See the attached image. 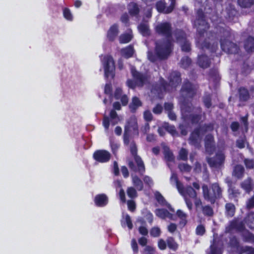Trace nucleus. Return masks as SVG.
<instances>
[{"mask_svg": "<svg viewBox=\"0 0 254 254\" xmlns=\"http://www.w3.org/2000/svg\"><path fill=\"white\" fill-rule=\"evenodd\" d=\"M161 234V230L158 227H154L152 228L150 231V234L152 236L157 237L160 236Z\"/></svg>", "mask_w": 254, "mask_h": 254, "instance_id": "nucleus-47", "label": "nucleus"}, {"mask_svg": "<svg viewBox=\"0 0 254 254\" xmlns=\"http://www.w3.org/2000/svg\"><path fill=\"white\" fill-rule=\"evenodd\" d=\"M130 150L131 153L134 156L135 161L137 165V169L134 167L132 162H129L128 165L131 169L134 171H138L141 174H142L145 171V167L143 162L141 159L138 156L136 155V147L135 143L133 142H131L130 145Z\"/></svg>", "mask_w": 254, "mask_h": 254, "instance_id": "nucleus-8", "label": "nucleus"}, {"mask_svg": "<svg viewBox=\"0 0 254 254\" xmlns=\"http://www.w3.org/2000/svg\"><path fill=\"white\" fill-rule=\"evenodd\" d=\"M205 232L204 227L202 225H199L196 229V233L197 235H202Z\"/></svg>", "mask_w": 254, "mask_h": 254, "instance_id": "nucleus-55", "label": "nucleus"}, {"mask_svg": "<svg viewBox=\"0 0 254 254\" xmlns=\"http://www.w3.org/2000/svg\"><path fill=\"white\" fill-rule=\"evenodd\" d=\"M119 33V30L118 26L114 25L111 27L109 30L107 34L108 38L110 40H114Z\"/></svg>", "mask_w": 254, "mask_h": 254, "instance_id": "nucleus-26", "label": "nucleus"}, {"mask_svg": "<svg viewBox=\"0 0 254 254\" xmlns=\"http://www.w3.org/2000/svg\"><path fill=\"white\" fill-rule=\"evenodd\" d=\"M245 163L247 168L250 169L254 168V161L253 160L246 159L245 161Z\"/></svg>", "mask_w": 254, "mask_h": 254, "instance_id": "nucleus-54", "label": "nucleus"}, {"mask_svg": "<svg viewBox=\"0 0 254 254\" xmlns=\"http://www.w3.org/2000/svg\"><path fill=\"white\" fill-rule=\"evenodd\" d=\"M123 220H124L126 223V224L129 229H132V224L131 223V219L128 214L124 215Z\"/></svg>", "mask_w": 254, "mask_h": 254, "instance_id": "nucleus-51", "label": "nucleus"}, {"mask_svg": "<svg viewBox=\"0 0 254 254\" xmlns=\"http://www.w3.org/2000/svg\"><path fill=\"white\" fill-rule=\"evenodd\" d=\"M228 192L230 197H236L240 194V191L232 186L229 187Z\"/></svg>", "mask_w": 254, "mask_h": 254, "instance_id": "nucleus-43", "label": "nucleus"}, {"mask_svg": "<svg viewBox=\"0 0 254 254\" xmlns=\"http://www.w3.org/2000/svg\"><path fill=\"white\" fill-rule=\"evenodd\" d=\"M132 183L136 190L140 191L143 189V185L141 180L136 176L131 175Z\"/></svg>", "mask_w": 254, "mask_h": 254, "instance_id": "nucleus-24", "label": "nucleus"}, {"mask_svg": "<svg viewBox=\"0 0 254 254\" xmlns=\"http://www.w3.org/2000/svg\"><path fill=\"white\" fill-rule=\"evenodd\" d=\"M215 243L211 245L210 248L207 250L206 254H222V251L220 249L217 248Z\"/></svg>", "mask_w": 254, "mask_h": 254, "instance_id": "nucleus-33", "label": "nucleus"}, {"mask_svg": "<svg viewBox=\"0 0 254 254\" xmlns=\"http://www.w3.org/2000/svg\"><path fill=\"white\" fill-rule=\"evenodd\" d=\"M203 214L208 216H211L213 214L212 208L209 206H205L202 208Z\"/></svg>", "mask_w": 254, "mask_h": 254, "instance_id": "nucleus-52", "label": "nucleus"}, {"mask_svg": "<svg viewBox=\"0 0 254 254\" xmlns=\"http://www.w3.org/2000/svg\"><path fill=\"white\" fill-rule=\"evenodd\" d=\"M247 142L245 136L239 138L237 141V146L240 148H244Z\"/></svg>", "mask_w": 254, "mask_h": 254, "instance_id": "nucleus-48", "label": "nucleus"}, {"mask_svg": "<svg viewBox=\"0 0 254 254\" xmlns=\"http://www.w3.org/2000/svg\"><path fill=\"white\" fill-rule=\"evenodd\" d=\"M213 129L211 125L203 126L199 129H195L191 133L190 138V143L194 145H197L201 139V135L205 131L211 130Z\"/></svg>", "mask_w": 254, "mask_h": 254, "instance_id": "nucleus-11", "label": "nucleus"}, {"mask_svg": "<svg viewBox=\"0 0 254 254\" xmlns=\"http://www.w3.org/2000/svg\"><path fill=\"white\" fill-rule=\"evenodd\" d=\"M127 204L128 209L131 211H134L135 208V204L134 202L132 200H128L127 202Z\"/></svg>", "mask_w": 254, "mask_h": 254, "instance_id": "nucleus-56", "label": "nucleus"}, {"mask_svg": "<svg viewBox=\"0 0 254 254\" xmlns=\"http://www.w3.org/2000/svg\"><path fill=\"white\" fill-rule=\"evenodd\" d=\"M174 7V0H171V3L170 5L166 7L165 5V3L163 1H159L156 3V8L158 11L163 12L166 13H168L171 12Z\"/></svg>", "mask_w": 254, "mask_h": 254, "instance_id": "nucleus-16", "label": "nucleus"}, {"mask_svg": "<svg viewBox=\"0 0 254 254\" xmlns=\"http://www.w3.org/2000/svg\"><path fill=\"white\" fill-rule=\"evenodd\" d=\"M132 31L129 29L127 33L122 34L119 37V41L121 43L126 44L128 43L132 38Z\"/></svg>", "mask_w": 254, "mask_h": 254, "instance_id": "nucleus-22", "label": "nucleus"}, {"mask_svg": "<svg viewBox=\"0 0 254 254\" xmlns=\"http://www.w3.org/2000/svg\"><path fill=\"white\" fill-rule=\"evenodd\" d=\"M141 105V102L136 97L132 98V102L129 105V108L132 111H135L138 107Z\"/></svg>", "mask_w": 254, "mask_h": 254, "instance_id": "nucleus-32", "label": "nucleus"}, {"mask_svg": "<svg viewBox=\"0 0 254 254\" xmlns=\"http://www.w3.org/2000/svg\"><path fill=\"white\" fill-rule=\"evenodd\" d=\"M138 29L139 32L143 36H147L150 33L148 26L147 24L145 23H141L138 26Z\"/></svg>", "mask_w": 254, "mask_h": 254, "instance_id": "nucleus-31", "label": "nucleus"}, {"mask_svg": "<svg viewBox=\"0 0 254 254\" xmlns=\"http://www.w3.org/2000/svg\"><path fill=\"white\" fill-rule=\"evenodd\" d=\"M133 49L131 46H129L121 50L122 56L126 58H129L131 57L133 55Z\"/></svg>", "mask_w": 254, "mask_h": 254, "instance_id": "nucleus-27", "label": "nucleus"}, {"mask_svg": "<svg viewBox=\"0 0 254 254\" xmlns=\"http://www.w3.org/2000/svg\"><path fill=\"white\" fill-rule=\"evenodd\" d=\"M179 158L183 160H187L188 158V152L187 150L182 148L179 152Z\"/></svg>", "mask_w": 254, "mask_h": 254, "instance_id": "nucleus-50", "label": "nucleus"}, {"mask_svg": "<svg viewBox=\"0 0 254 254\" xmlns=\"http://www.w3.org/2000/svg\"><path fill=\"white\" fill-rule=\"evenodd\" d=\"M225 208L227 215L229 217L233 216L235 212V205L232 203H227Z\"/></svg>", "mask_w": 254, "mask_h": 254, "instance_id": "nucleus-35", "label": "nucleus"}, {"mask_svg": "<svg viewBox=\"0 0 254 254\" xmlns=\"http://www.w3.org/2000/svg\"><path fill=\"white\" fill-rule=\"evenodd\" d=\"M225 156L222 152H218L215 159L207 158V162L211 167H218L224 161Z\"/></svg>", "mask_w": 254, "mask_h": 254, "instance_id": "nucleus-15", "label": "nucleus"}, {"mask_svg": "<svg viewBox=\"0 0 254 254\" xmlns=\"http://www.w3.org/2000/svg\"><path fill=\"white\" fill-rule=\"evenodd\" d=\"M130 134H138L137 121L135 117H130L125 126L124 140L125 144L127 145L129 143Z\"/></svg>", "mask_w": 254, "mask_h": 254, "instance_id": "nucleus-7", "label": "nucleus"}, {"mask_svg": "<svg viewBox=\"0 0 254 254\" xmlns=\"http://www.w3.org/2000/svg\"><path fill=\"white\" fill-rule=\"evenodd\" d=\"M221 47L223 51L230 54H235L238 51V46L228 40L221 39Z\"/></svg>", "mask_w": 254, "mask_h": 254, "instance_id": "nucleus-13", "label": "nucleus"}, {"mask_svg": "<svg viewBox=\"0 0 254 254\" xmlns=\"http://www.w3.org/2000/svg\"><path fill=\"white\" fill-rule=\"evenodd\" d=\"M100 59L102 66L104 69L105 76L106 78H113L115 65L113 57L109 55H105L101 56Z\"/></svg>", "mask_w": 254, "mask_h": 254, "instance_id": "nucleus-5", "label": "nucleus"}, {"mask_svg": "<svg viewBox=\"0 0 254 254\" xmlns=\"http://www.w3.org/2000/svg\"><path fill=\"white\" fill-rule=\"evenodd\" d=\"M239 4L243 7H249L254 3V0H238Z\"/></svg>", "mask_w": 254, "mask_h": 254, "instance_id": "nucleus-38", "label": "nucleus"}, {"mask_svg": "<svg viewBox=\"0 0 254 254\" xmlns=\"http://www.w3.org/2000/svg\"><path fill=\"white\" fill-rule=\"evenodd\" d=\"M206 151L211 154L214 150L213 137L211 135L206 136L205 140Z\"/></svg>", "mask_w": 254, "mask_h": 254, "instance_id": "nucleus-20", "label": "nucleus"}, {"mask_svg": "<svg viewBox=\"0 0 254 254\" xmlns=\"http://www.w3.org/2000/svg\"><path fill=\"white\" fill-rule=\"evenodd\" d=\"M240 98L241 100L246 101L249 98V93L247 90L244 88L239 89Z\"/></svg>", "mask_w": 254, "mask_h": 254, "instance_id": "nucleus-40", "label": "nucleus"}, {"mask_svg": "<svg viewBox=\"0 0 254 254\" xmlns=\"http://www.w3.org/2000/svg\"><path fill=\"white\" fill-rule=\"evenodd\" d=\"M167 243L169 248L175 251L177 249L178 244L175 242L173 238H169L167 240Z\"/></svg>", "mask_w": 254, "mask_h": 254, "instance_id": "nucleus-41", "label": "nucleus"}, {"mask_svg": "<svg viewBox=\"0 0 254 254\" xmlns=\"http://www.w3.org/2000/svg\"><path fill=\"white\" fill-rule=\"evenodd\" d=\"M110 153L105 150H97L93 154L94 159L101 163L108 162L110 160Z\"/></svg>", "mask_w": 254, "mask_h": 254, "instance_id": "nucleus-14", "label": "nucleus"}, {"mask_svg": "<svg viewBox=\"0 0 254 254\" xmlns=\"http://www.w3.org/2000/svg\"><path fill=\"white\" fill-rule=\"evenodd\" d=\"M191 63L190 60L187 57L183 58L181 62V66L186 68L189 66Z\"/></svg>", "mask_w": 254, "mask_h": 254, "instance_id": "nucleus-46", "label": "nucleus"}, {"mask_svg": "<svg viewBox=\"0 0 254 254\" xmlns=\"http://www.w3.org/2000/svg\"><path fill=\"white\" fill-rule=\"evenodd\" d=\"M111 146L112 149V151L114 154H115L116 151L118 150V149L119 147V145L117 143L115 142H111Z\"/></svg>", "mask_w": 254, "mask_h": 254, "instance_id": "nucleus-61", "label": "nucleus"}, {"mask_svg": "<svg viewBox=\"0 0 254 254\" xmlns=\"http://www.w3.org/2000/svg\"><path fill=\"white\" fill-rule=\"evenodd\" d=\"M229 227H230L229 230L227 228V231H229L230 229H236L238 230H242L243 228V224L242 222L238 221H233L231 222Z\"/></svg>", "mask_w": 254, "mask_h": 254, "instance_id": "nucleus-34", "label": "nucleus"}, {"mask_svg": "<svg viewBox=\"0 0 254 254\" xmlns=\"http://www.w3.org/2000/svg\"><path fill=\"white\" fill-rule=\"evenodd\" d=\"M244 47L247 52L254 51V38L252 37L248 38L245 42Z\"/></svg>", "mask_w": 254, "mask_h": 254, "instance_id": "nucleus-23", "label": "nucleus"}, {"mask_svg": "<svg viewBox=\"0 0 254 254\" xmlns=\"http://www.w3.org/2000/svg\"><path fill=\"white\" fill-rule=\"evenodd\" d=\"M170 182L172 185H175L176 186L180 193H183L182 191V187L183 185L178 181L177 176L176 174L174 173H172V175L170 178Z\"/></svg>", "mask_w": 254, "mask_h": 254, "instance_id": "nucleus-28", "label": "nucleus"}, {"mask_svg": "<svg viewBox=\"0 0 254 254\" xmlns=\"http://www.w3.org/2000/svg\"><path fill=\"white\" fill-rule=\"evenodd\" d=\"M122 120V117L119 116L114 110H112L110 112V117L105 115L104 116L103 126L105 131H108L110 125L112 126H114Z\"/></svg>", "mask_w": 254, "mask_h": 254, "instance_id": "nucleus-10", "label": "nucleus"}, {"mask_svg": "<svg viewBox=\"0 0 254 254\" xmlns=\"http://www.w3.org/2000/svg\"><path fill=\"white\" fill-rule=\"evenodd\" d=\"M244 169L241 165L236 166L233 171V175L238 178L242 177L244 174Z\"/></svg>", "mask_w": 254, "mask_h": 254, "instance_id": "nucleus-36", "label": "nucleus"}, {"mask_svg": "<svg viewBox=\"0 0 254 254\" xmlns=\"http://www.w3.org/2000/svg\"><path fill=\"white\" fill-rule=\"evenodd\" d=\"M179 168L182 172H190L191 170V167L189 165L186 164H181L179 166Z\"/></svg>", "mask_w": 254, "mask_h": 254, "instance_id": "nucleus-53", "label": "nucleus"}, {"mask_svg": "<svg viewBox=\"0 0 254 254\" xmlns=\"http://www.w3.org/2000/svg\"><path fill=\"white\" fill-rule=\"evenodd\" d=\"M196 87L192 85L190 82L184 83L181 90V96L179 98L181 104V112L182 118L185 121L190 120L192 123L197 122L199 120V117L194 114L195 112H200L199 108L192 109L191 104L189 102V98H191L195 93Z\"/></svg>", "mask_w": 254, "mask_h": 254, "instance_id": "nucleus-2", "label": "nucleus"}, {"mask_svg": "<svg viewBox=\"0 0 254 254\" xmlns=\"http://www.w3.org/2000/svg\"><path fill=\"white\" fill-rule=\"evenodd\" d=\"M182 191L183 193H180L184 197L187 207L190 210H191L192 207V204L188 198V197L192 198H196V192L191 187H187L186 188H184L183 186H182Z\"/></svg>", "mask_w": 254, "mask_h": 254, "instance_id": "nucleus-12", "label": "nucleus"}, {"mask_svg": "<svg viewBox=\"0 0 254 254\" xmlns=\"http://www.w3.org/2000/svg\"><path fill=\"white\" fill-rule=\"evenodd\" d=\"M202 190L204 198L210 201L211 203H214L215 199L219 197L221 195V189L216 184H214L212 185L213 193L209 191L207 186L203 185L202 186Z\"/></svg>", "mask_w": 254, "mask_h": 254, "instance_id": "nucleus-9", "label": "nucleus"}, {"mask_svg": "<svg viewBox=\"0 0 254 254\" xmlns=\"http://www.w3.org/2000/svg\"><path fill=\"white\" fill-rule=\"evenodd\" d=\"M63 15L64 17L68 21H72L73 19L72 15L70 10L67 8L63 9Z\"/></svg>", "mask_w": 254, "mask_h": 254, "instance_id": "nucleus-44", "label": "nucleus"}, {"mask_svg": "<svg viewBox=\"0 0 254 254\" xmlns=\"http://www.w3.org/2000/svg\"><path fill=\"white\" fill-rule=\"evenodd\" d=\"M198 63L199 66L202 68H206L209 65V60L205 55L198 56Z\"/></svg>", "mask_w": 254, "mask_h": 254, "instance_id": "nucleus-30", "label": "nucleus"}, {"mask_svg": "<svg viewBox=\"0 0 254 254\" xmlns=\"http://www.w3.org/2000/svg\"><path fill=\"white\" fill-rule=\"evenodd\" d=\"M164 154L165 156V158L166 161L168 162V165L170 168V163H174V156L173 155V153L170 151L169 148L167 146L164 147Z\"/></svg>", "mask_w": 254, "mask_h": 254, "instance_id": "nucleus-21", "label": "nucleus"}, {"mask_svg": "<svg viewBox=\"0 0 254 254\" xmlns=\"http://www.w3.org/2000/svg\"><path fill=\"white\" fill-rule=\"evenodd\" d=\"M246 222L250 228L254 229V213H251L248 215Z\"/></svg>", "mask_w": 254, "mask_h": 254, "instance_id": "nucleus-39", "label": "nucleus"}, {"mask_svg": "<svg viewBox=\"0 0 254 254\" xmlns=\"http://www.w3.org/2000/svg\"><path fill=\"white\" fill-rule=\"evenodd\" d=\"M155 29L158 33L165 36L168 39L166 41L156 43L155 50L156 56L153 55L150 52L148 53V58L150 61L154 62L157 58H166L169 55L172 49V44L170 39V36L172 39L173 36L175 38L176 42L180 44L183 51L189 52L190 50V44L186 39V34L182 30H178L175 31L173 35H171V25L168 22L158 24Z\"/></svg>", "mask_w": 254, "mask_h": 254, "instance_id": "nucleus-1", "label": "nucleus"}, {"mask_svg": "<svg viewBox=\"0 0 254 254\" xmlns=\"http://www.w3.org/2000/svg\"><path fill=\"white\" fill-rule=\"evenodd\" d=\"M198 18L194 21V25L197 27L198 34L196 38V44L198 47L202 49L206 48L208 49H210L211 52H214L217 45L213 42V38L208 37L209 40L213 42L212 46L210 47V43H207V39L205 36L208 35V33L205 32V30L208 28L207 23L205 21L204 18L203 14L202 11H198Z\"/></svg>", "mask_w": 254, "mask_h": 254, "instance_id": "nucleus-3", "label": "nucleus"}, {"mask_svg": "<svg viewBox=\"0 0 254 254\" xmlns=\"http://www.w3.org/2000/svg\"><path fill=\"white\" fill-rule=\"evenodd\" d=\"M144 184L149 188L151 187L153 185V181L152 179L148 176H145L143 178Z\"/></svg>", "mask_w": 254, "mask_h": 254, "instance_id": "nucleus-49", "label": "nucleus"}, {"mask_svg": "<svg viewBox=\"0 0 254 254\" xmlns=\"http://www.w3.org/2000/svg\"><path fill=\"white\" fill-rule=\"evenodd\" d=\"M158 247L161 250H164L166 247V244L163 240H160L158 242Z\"/></svg>", "mask_w": 254, "mask_h": 254, "instance_id": "nucleus-63", "label": "nucleus"}, {"mask_svg": "<svg viewBox=\"0 0 254 254\" xmlns=\"http://www.w3.org/2000/svg\"><path fill=\"white\" fill-rule=\"evenodd\" d=\"M204 104L207 108H209L211 106L210 98L209 96H206L204 98Z\"/></svg>", "mask_w": 254, "mask_h": 254, "instance_id": "nucleus-60", "label": "nucleus"}, {"mask_svg": "<svg viewBox=\"0 0 254 254\" xmlns=\"http://www.w3.org/2000/svg\"><path fill=\"white\" fill-rule=\"evenodd\" d=\"M247 206L249 208H251L254 207V196L248 201Z\"/></svg>", "mask_w": 254, "mask_h": 254, "instance_id": "nucleus-59", "label": "nucleus"}, {"mask_svg": "<svg viewBox=\"0 0 254 254\" xmlns=\"http://www.w3.org/2000/svg\"><path fill=\"white\" fill-rule=\"evenodd\" d=\"M144 118L146 121H151L152 119V114L150 112L146 111L144 113Z\"/></svg>", "mask_w": 254, "mask_h": 254, "instance_id": "nucleus-57", "label": "nucleus"}, {"mask_svg": "<svg viewBox=\"0 0 254 254\" xmlns=\"http://www.w3.org/2000/svg\"><path fill=\"white\" fill-rule=\"evenodd\" d=\"M128 10L129 14L134 16L137 15L139 11L138 5L134 2H130L128 5Z\"/></svg>", "mask_w": 254, "mask_h": 254, "instance_id": "nucleus-29", "label": "nucleus"}, {"mask_svg": "<svg viewBox=\"0 0 254 254\" xmlns=\"http://www.w3.org/2000/svg\"><path fill=\"white\" fill-rule=\"evenodd\" d=\"M254 184L253 181L249 178L241 184V187L247 192H250L254 188Z\"/></svg>", "mask_w": 254, "mask_h": 254, "instance_id": "nucleus-25", "label": "nucleus"}, {"mask_svg": "<svg viewBox=\"0 0 254 254\" xmlns=\"http://www.w3.org/2000/svg\"><path fill=\"white\" fill-rule=\"evenodd\" d=\"M165 110L167 112L171 111L172 109L173 108V105L171 103H167L165 104Z\"/></svg>", "mask_w": 254, "mask_h": 254, "instance_id": "nucleus-64", "label": "nucleus"}, {"mask_svg": "<svg viewBox=\"0 0 254 254\" xmlns=\"http://www.w3.org/2000/svg\"><path fill=\"white\" fill-rule=\"evenodd\" d=\"M130 70L135 81L130 79L127 80V84L129 88H134L136 86H142L147 82L149 78L148 75L137 72L133 66L131 67Z\"/></svg>", "mask_w": 254, "mask_h": 254, "instance_id": "nucleus-6", "label": "nucleus"}, {"mask_svg": "<svg viewBox=\"0 0 254 254\" xmlns=\"http://www.w3.org/2000/svg\"><path fill=\"white\" fill-rule=\"evenodd\" d=\"M177 216L181 220L180 223L184 226L187 223V215L181 210L177 211Z\"/></svg>", "mask_w": 254, "mask_h": 254, "instance_id": "nucleus-37", "label": "nucleus"}, {"mask_svg": "<svg viewBox=\"0 0 254 254\" xmlns=\"http://www.w3.org/2000/svg\"><path fill=\"white\" fill-rule=\"evenodd\" d=\"M155 213L158 217L162 218L165 219L166 218H168L170 219L175 220V215L169 213L167 210L164 209H157Z\"/></svg>", "mask_w": 254, "mask_h": 254, "instance_id": "nucleus-18", "label": "nucleus"}, {"mask_svg": "<svg viewBox=\"0 0 254 254\" xmlns=\"http://www.w3.org/2000/svg\"><path fill=\"white\" fill-rule=\"evenodd\" d=\"M108 202V198L105 194H100L95 196L94 202L98 207H103L106 205Z\"/></svg>", "mask_w": 254, "mask_h": 254, "instance_id": "nucleus-17", "label": "nucleus"}, {"mask_svg": "<svg viewBox=\"0 0 254 254\" xmlns=\"http://www.w3.org/2000/svg\"><path fill=\"white\" fill-rule=\"evenodd\" d=\"M131 247L134 252H138V246L135 239H132L131 241Z\"/></svg>", "mask_w": 254, "mask_h": 254, "instance_id": "nucleus-58", "label": "nucleus"}, {"mask_svg": "<svg viewBox=\"0 0 254 254\" xmlns=\"http://www.w3.org/2000/svg\"><path fill=\"white\" fill-rule=\"evenodd\" d=\"M127 192V195L131 198H135L137 196L136 190L132 187L128 188Z\"/></svg>", "mask_w": 254, "mask_h": 254, "instance_id": "nucleus-42", "label": "nucleus"}, {"mask_svg": "<svg viewBox=\"0 0 254 254\" xmlns=\"http://www.w3.org/2000/svg\"><path fill=\"white\" fill-rule=\"evenodd\" d=\"M168 79L169 80V83L168 85H166L165 83L164 80L163 78L160 79V82L161 84L162 87L159 89V91L162 92L163 90L164 91H173L179 84L181 81L180 74L177 72H172L168 77ZM151 92L152 94H156V92H158V94H159L158 89L155 88L151 90Z\"/></svg>", "mask_w": 254, "mask_h": 254, "instance_id": "nucleus-4", "label": "nucleus"}, {"mask_svg": "<svg viewBox=\"0 0 254 254\" xmlns=\"http://www.w3.org/2000/svg\"><path fill=\"white\" fill-rule=\"evenodd\" d=\"M176 229L177 226L176 224L174 223H171L168 226V230L171 233L174 232L176 231Z\"/></svg>", "mask_w": 254, "mask_h": 254, "instance_id": "nucleus-62", "label": "nucleus"}, {"mask_svg": "<svg viewBox=\"0 0 254 254\" xmlns=\"http://www.w3.org/2000/svg\"><path fill=\"white\" fill-rule=\"evenodd\" d=\"M141 254H155V249L152 247L147 246L141 252Z\"/></svg>", "mask_w": 254, "mask_h": 254, "instance_id": "nucleus-45", "label": "nucleus"}, {"mask_svg": "<svg viewBox=\"0 0 254 254\" xmlns=\"http://www.w3.org/2000/svg\"><path fill=\"white\" fill-rule=\"evenodd\" d=\"M154 195L158 202L161 205L166 206L171 211L174 212V209L168 204L162 194L158 191L154 193Z\"/></svg>", "mask_w": 254, "mask_h": 254, "instance_id": "nucleus-19", "label": "nucleus"}]
</instances>
